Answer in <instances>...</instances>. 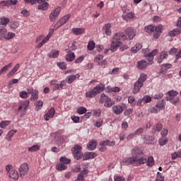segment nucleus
Wrapping results in <instances>:
<instances>
[{
  "instance_id": "obj_1",
  "label": "nucleus",
  "mask_w": 181,
  "mask_h": 181,
  "mask_svg": "<svg viewBox=\"0 0 181 181\" xmlns=\"http://www.w3.org/2000/svg\"><path fill=\"white\" fill-rule=\"evenodd\" d=\"M135 36H136V30L132 27L126 28L124 33H116L112 37L110 50L115 52L122 45V42L128 40V39L132 40Z\"/></svg>"
},
{
  "instance_id": "obj_2",
  "label": "nucleus",
  "mask_w": 181,
  "mask_h": 181,
  "mask_svg": "<svg viewBox=\"0 0 181 181\" xmlns=\"http://www.w3.org/2000/svg\"><path fill=\"white\" fill-rule=\"evenodd\" d=\"M132 153H134V158H135V161H134V165H144V163H146V156L144 154L138 147H135L132 150Z\"/></svg>"
},
{
  "instance_id": "obj_3",
  "label": "nucleus",
  "mask_w": 181,
  "mask_h": 181,
  "mask_svg": "<svg viewBox=\"0 0 181 181\" xmlns=\"http://www.w3.org/2000/svg\"><path fill=\"white\" fill-rule=\"evenodd\" d=\"M146 81V74H141L138 80L134 84L133 94H138L141 91V88L144 87V83Z\"/></svg>"
},
{
  "instance_id": "obj_4",
  "label": "nucleus",
  "mask_w": 181,
  "mask_h": 181,
  "mask_svg": "<svg viewBox=\"0 0 181 181\" xmlns=\"http://www.w3.org/2000/svg\"><path fill=\"white\" fill-rule=\"evenodd\" d=\"M105 88V85L103 83H99L98 86H95L91 90L86 92V97L88 98H93L95 95L103 93Z\"/></svg>"
},
{
  "instance_id": "obj_5",
  "label": "nucleus",
  "mask_w": 181,
  "mask_h": 181,
  "mask_svg": "<svg viewBox=\"0 0 181 181\" xmlns=\"http://www.w3.org/2000/svg\"><path fill=\"white\" fill-rule=\"evenodd\" d=\"M99 103L100 104H104V107L107 108L112 107V105L115 104V103L111 100V98L105 95V93H101Z\"/></svg>"
},
{
  "instance_id": "obj_6",
  "label": "nucleus",
  "mask_w": 181,
  "mask_h": 181,
  "mask_svg": "<svg viewBox=\"0 0 181 181\" xmlns=\"http://www.w3.org/2000/svg\"><path fill=\"white\" fill-rule=\"evenodd\" d=\"M148 52L149 48L142 49V52L145 54V57L148 59L150 64H152V63H153V57L158 54V49H155L149 53Z\"/></svg>"
},
{
  "instance_id": "obj_7",
  "label": "nucleus",
  "mask_w": 181,
  "mask_h": 181,
  "mask_svg": "<svg viewBox=\"0 0 181 181\" xmlns=\"http://www.w3.org/2000/svg\"><path fill=\"white\" fill-rule=\"evenodd\" d=\"M81 146L80 145H75L74 149L72 150V153L74 155V159L78 160L83 158V153H81Z\"/></svg>"
},
{
  "instance_id": "obj_8",
  "label": "nucleus",
  "mask_w": 181,
  "mask_h": 181,
  "mask_svg": "<svg viewBox=\"0 0 181 181\" xmlns=\"http://www.w3.org/2000/svg\"><path fill=\"white\" fill-rule=\"evenodd\" d=\"M61 11H62V8H60V6H57L55 9L52 10L49 16V21L51 22H54L57 18H59V15H60Z\"/></svg>"
},
{
  "instance_id": "obj_9",
  "label": "nucleus",
  "mask_w": 181,
  "mask_h": 181,
  "mask_svg": "<svg viewBox=\"0 0 181 181\" xmlns=\"http://www.w3.org/2000/svg\"><path fill=\"white\" fill-rule=\"evenodd\" d=\"M18 170L20 173V177L23 179L25 175L29 172V165H28V163H23L19 167Z\"/></svg>"
},
{
  "instance_id": "obj_10",
  "label": "nucleus",
  "mask_w": 181,
  "mask_h": 181,
  "mask_svg": "<svg viewBox=\"0 0 181 181\" xmlns=\"http://www.w3.org/2000/svg\"><path fill=\"white\" fill-rule=\"evenodd\" d=\"M30 102L29 100H24L21 103L20 106L18 107V111H21V110H23V111L21 112V117L22 115H26V112H28V107H29Z\"/></svg>"
},
{
  "instance_id": "obj_11",
  "label": "nucleus",
  "mask_w": 181,
  "mask_h": 181,
  "mask_svg": "<svg viewBox=\"0 0 181 181\" xmlns=\"http://www.w3.org/2000/svg\"><path fill=\"white\" fill-rule=\"evenodd\" d=\"M169 57V52L167 50H162L159 52L158 58H157V62L160 64L163 60H166Z\"/></svg>"
},
{
  "instance_id": "obj_12",
  "label": "nucleus",
  "mask_w": 181,
  "mask_h": 181,
  "mask_svg": "<svg viewBox=\"0 0 181 181\" xmlns=\"http://www.w3.org/2000/svg\"><path fill=\"white\" fill-rule=\"evenodd\" d=\"M154 30L153 37L154 39H158L159 36H160V33H162V30H163V25H158L156 26Z\"/></svg>"
},
{
  "instance_id": "obj_13",
  "label": "nucleus",
  "mask_w": 181,
  "mask_h": 181,
  "mask_svg": "<svg viewBox=\"0 0 181 181\" xmlns=\"http://www.w3.org/2000/svg\"><path fill=\"white\" fill-rule=\"evenodd\" d=\"M53 33H54V30L53 29H49V33L48 35L43 39V40L38 45L37 47H42V46L43 45H45V43H46V42H47L49 40V39H50V37H52V36H53Z\"/></svg>"
},
{
  "instance_id": "obj_14",
  "label": "nucleus",
  "mask_w": 181,
  "mask_h": 181,
  "mask_svg": "<svg viewBox=\"0 0 181 181\" xmlns=\"http://www.w3.org/2000/svg\"><path fill=\"white\" fill-rule=\"evenodd\" d=\"M112 111L115 115H121L124 112V109L121 105H117L112 107Z\"/></svg>"
},
{
  "instance_id": "obj_15",
  "label": "nucleus",
  "mask_w": 181,
  "mask_h": 181,
  "mask_svg": "<svg viewBox=\"0 0 181 181\" xmlns=\"http://www.w3.org/2000/svg\"><path fill=\"white\" fill-rule=\"evenodd\" d=\"M94 158H97V153L94 152H86L83 156V160H88V159H94Z\"/></svg>"
},
{
  "instance_id": "obj_16",
  "label": "nucleus",
  "mask_w": 181,
  "mask_h": 181,
  "mask_svg": "<svg viewBox=\"0 0 181 181\" xmlns=\"http://www.w3.org/2000/svg\"><path fill=\"white\" fill-rule=\"evenodd\" d=\"M54 114H56V110H54V109L52 107L51 109H49L48 112L45 115L44 119H45V121H49L50 118H53V117H54Z\"/></svg>"
},
{
  "instance_id": "obj_17",
  "label": "nucleus",
  "mask_w": 181,
  "mask_h": 181,
  "mask_svg": "<svg viewBox=\"0 0 181 181\" xmlns=\"http://www.w3.org/2000/svg\"><path fill=\"white\" fill-rule=\"evenodd\" d=\"M103 30L107 36H111L112 31H111V23H107L103 27Z\"/></svg>"
},
{
  "instance_id": "obj_18",
  "label": "nucleus",
  "mask_w": 181,
  "mask_h": 181,
  "mask_svg": "<svg viewBox=\"0 0 181 181\" xmlns=\"http://www.w3.org/2000/svg\"><path fill=\"white\" fill-rule=\"evenodd\" d=\"M135 160L134 156L129 158H124L123 159V163H124V165H135Z\"/></svg>"
},
{
  "instance_id": "obj_19",
  "label": "nucleus",
  "mask_w": 181,
  "mask_h": 181,
  "mask_svg": "<svg viewBox=\"0 0 181 181\" xmlns=\"http://www.w3.org/2000/svg\"><path fill=\"white\" fill-rule=\"evenodd\" d=\"M148 66V62L145 60L139 61L137 62V68L139 70H144Z\"/></svg>"
},
{
  "instance_id": "obj_20",
  "label": "nucleus",
  "mask_w": 181,
  "mask_h": 181,
  "mask_svg": "<svg viewBox=\"0 0 181 181\" xmlns=\"http://www.w3.org/2000/svg\"><path fill=\"white\" fill-rule=\"evenodd\" d=\"M115 141L105 140L100 142V146H114Z\"/></svg>"
},
{
  "instance_id": "obj_21",
  "label": "nucleus",
  "mask_w": 181,
  "mask_h": 181,
  "mask_svg": "<svg viewBox=\"0 0 181 181\" xmlns=\"http://www.w3.org/2000/svg\"><path fill=\"white\" fill-rule=\"evenodd\" d=\"M76 78H80V74H76V75H69L66 77V80L68 84H71V83H73Z\"/></svg>"
},
{
  "instance_id": "obj_22",
  "label": "nucleus",
  "mask_w": 181,
  "mask_h": 181,
  "mask_svg": "<svg viewBox=\"0 0 181 181\" xmlns=\"http://www.w3.org/2000/svg\"><path fill=\"white\" fill-rule=\"evenodd\" d=\"M70 18H71V14H67V15L64 16V17H62L58 23H59V26H63V25H64V23H67V22L69 21V19H70Z\"/></svg>"
},
{
  "instance_id": "obj_23",
  "label": "nucleus",
  "mask_w": 181,
  "mask_h": 181,
  "mask_svg": "<svg viewBox=\"0 0 181 181\" xmlns=\"http://www.w3.org/2000/svg\"><path fill=\"white\" fill-rule=\"evenodd\" d=\"M9 177L13 180H18L19 179V174L16 170H11L9 173Z\"/></svg>"
},
{
  "instance_id": "obj_24",
  "label": "nucleus",
  "mask_w": 181,
  "mask_h": 181,
  "mask_svg": "<svg viewBox=\"0 0 181 181\" xmlns=\"http://www.w3.org/2000/svg\"><path fill=\"white\" fill-rule=\"evenodd\" d=\"M60 54V51L59 50H52L48 54V57H51L52 59H57L59 57V55Z\"/></svg>"
},
{
  "instance_id": "obj_25",
  "label": "nucleus",
  "mask_w": 181,
  "mask_h": 181,
  "mask_svg": "<svg viewBox=\"0 0 181 181\" xmlns=\"http://www.w3.org/2000/svg\"><path fill=\"white\" fill-rule=\"evenodd\" d=\"M87 148L88 151H94V149L97 148V141H95V140H91L88 142Z\"/></svg>"
},
{
  "instance_id": "obj_26",
  "label": "nucleus",
  "mask_w": 181,
  "mask_h": 181,
  "mask_svg": "<svg viewBox=\"0 0 181 181\" xmlns=\"http://www.w3.org/2000/svg\"><path fill=\"white\" fill-rule=\"evenodd\" d=\"M84 32H86V29H84V28L72 29V33H74V35H76L77 36L83 35Z\"/></svg>"
},
{
  "instance_id": "obj_27",
  "label": "nucleus",
  "mask_w": 181,
  "mask_h": 181,
  "mask_svg": "<svg viewBox=\"0 0 181 181\" xmlns=\"http://www.w3.org/2000/svg\"><path fill=\"white\" fill-rule=\"evenodd\" d=\"M180 28H175L169 33V36H170L171 37H175V36H177V35H180Z\"/></svg>"
},
{
  "instance_id": "obj_28",
  "label": "nucleus",
  "mask_w": 181,
  "mask_h": 181,
  "mask_svg": "<svg viewBox=\"0 0 181 181\" xmlns=\"http://www.w3.org/2000/svg\"><path fill=\"white\" fill-rule=\"evenodd\" d=\"M19 67H21V65L19 64H16L14 69L7 74V77L11 78V77H12V76H13V74H15V73L19 70Z\"/></svg>"
},
{
  "instance_id": "obj_29",
  "label": "nucleus",
  "mask_w": 181,
  "mask_h": 181,
  "mask_svg": "<svg viewBox=\"0 0 181 181\" xmlns=\"http://www.w3.org/2000/svg\"><path fill=\"white\" fill-rule=\"evenodd\" d=\"M124 21H128L129 19H134L135 18V13L134 12H129L122 16Z\"/></svg>"
},
{
  "instance_id": "obj_30",
  "label": "nucleus",
  "mask_w": 181,
  "mask_h": 181,
  "mask_svg": "<svg viewBox=\"0 0 181 181\" xmlns=\"http://www.w3.org/2000/svg\"><path fill=\"white\" fill-rule=\"evenodd\" d=\"M108 93H119L121 91V88L119 87H111V86H107V88Z\"/></svg>"
},
{
  "instance_id": "obj_31",
  "label": "nucleus",
  "mask_w": 181,
  "mask_h": 181,
  "mask_svg": "<svg viewBox=\"0 0 181 181\" xmlns=\"http://www.w3.org/2000/svg\"><path fill=\"white\" fill-rule=\"evenodd\" d=\"M10 21L11 20L8 18L4 16L0 18V25H2L3 26H6Z\"/></svg>"
},
{
  "instance_id": "obj_32",
  "label": "nucleus",
  "mask_w": 181,
  "mask_h": 181,
  "mask_svg": "<svg viewBox=\"0 0 181 181\" xmlns=\"http://www.w3.org/2000/svg\"><path fill=\"white\" fill-rule=\"evenodd\" d=\"M76 59V55L74 52H69L66 55V62H73Z\"/></svg>"
},
{
  "instance_id": "obj_33",
  "label": "nucleus",
  "mask_w": 181,
  "mask_h": 181,
  "mask_svg": "<svg viewBox=\"0 0 181 181\" xmlns=\"http://www.w3.org/2000/svg\"><path fill=\"white\" fill-rule=\"evenodd\" d=\"M141 49H142V45H141V43H137L135 46L132 47V53H136L137 52H139Z\"/></svg>"
},
{
  "instance_id": "obj_34",
  "label": "nucleus",
  "mask_w": 181,
  "mask_h": 181,
  "mask_svg": "<svg viewBox=\"0 0 181 181\" xmlns=\"http://www.w3.org/2000/svg\"><path fill=\"white\" fill-rule=\"evenodd\" d=\"M144 30L146 32V33H153V32H155V25H147L145 27Z\"/></svg>"
},
{
  "instance_id": "obj_35",
  "label": "nucleus",
  "mask_w": 181,
  "mask_h": 181,
  "mask_svg": "<svg viewBox=\"0 0 181 181\" xmlns=\"http://www.w3.org/2000/svg\"><path fill=\"white\" fill-rule=\"evenodd\" d=\"M147 166H149L150 168L153 166L155 165V161L153 160V157H146V162Z\"/></svg>"
},
{
  "instance_id": "obj_36",
  "label": "nucleus",
  "mask_w": 181,
  "mask_h": 181,
  "mask_svg": "<svg viewBox=\"0 0 181 181\" xmlns=\"http://www.w3.org/2000/svg\"><path fill=\"white\" fill-rule=\"evenodd\" d=\"M38 9L40 11H47L49 9V3L44 2L42 4L38 6Z\"/></svg>"
},
{
  "instance_id": "obj_37",
  "label": "nucleus",
  "mask_w": 181,
  "mask_h": 181,
  "mask_svg": "<svg viewBox=\"0 0 181 181\" xmlns=\"http://www.w3.org/2000/svg\"><path fill=\"white\" fill-rule=\"evenodd\" d=\"M8 125H11V121L9 120H4L0 122V128L1 129H5Z\"/></svg>"
},
{
  "instance_id": "obj_38",
  "label": "nucleus",
  "mask_w": 181,
  "mask_h": 181,
  "mask_svg": "<svg viewBox=\"0 0 181 181\" xmlns=\"http://www.w3.org/2000/svg\"><path fill=\"white\" fill-rule=\"evenodd\" d=\"M39 98V90H35L33 93H31L30 100L36 101Z\"/></svg>"
},
{
  "instance_id": "obj_39",
  "label": "nucleus",
  "mask_w": 181,
  "mask_h": 181,
  "mask_svg": "<svg viewBox=\"0 0 181 181\" xmlns=\"http://www.w3.org/2000/svg\"><path fill=\"white\" fill-rule=\"evenodd\" d=\"M40 149V146L35 144L28 148V152H37Z\"/></svg>"
},
{
  "instance_id": "obj_40",
  "label": "nucleus",
  "mask_w": 181,
  "mask_h": 181,
  "mask_svg": "<svg viewBox=\"0 0 181 181\" xmlns=\"http://www.w3.org/2000/svg\"><path fill=\"white\" fill-rule=\"evenodd\" d=\"M8 30L6 28H0V40L5 39Z\"/></svg>"
},
{
  "instance_id": "obj_41",
  "label": "nucleus",
  "mask_w": 181,
  "mask_h": 181,
  "mask_svg": "<svg viewBox=\"0 0 181 181\" xmlns=\"http://www.w3.org/2000/svg\"><path fill=\"white\" fill-rule=\"evenodd\" d=\"M27 4H30V5H35V4H42L45 2V0H25Z\"/></svg>"
},
{
  "instance_id": "obj_42",
  "label": "nucleus",
  "mask_w": 181,
  "mask_h": 181,
  "mask_svg": "<svg viewBox=\"0 0 181 181\" xmlns=\"http://www.w3.org/2000/svg\"><path fill=\"white\" fill-rule=\"evenodd\" d=\"M66 84V81H62L60 83H57L54 87V90H62L64 86Z\"/></svg>"
},
{
  "instance_id": "obj_43",
  "label": "nucleus",
  "mask_w": 181,
  "mask_h": 181,
  "mask_svg": "<svg viewBox=\"0 0 181 181\" xmlns=\"http://www.w3.org/2000/svg\"><path fill=\"white\" fill-rule=\"evenodd\" d=\"M13 37H15V33L12 32H7L4 39L6 40H11V39H13Z\"/></svg>"
},
{
  "instance_id": "obj_44",
  "label": "nucleus",
  "mask_w": 181,
  "mask_h": 181,
  "mask_svg": "<svg viewBox=\"0 0 181 181\" xmlns=\"http://www.w3.org/2000/svg\"><path fill=\"white\" fill-rule=\"evenodd\" d=\"M42 107H43V101L38 100L35 103V110L36 111H39L42 110Z\"/></svg>"
},
{
  "instance_id": "obj_45",
  "label": "nucleus",
  "mask_w": 181,
  "mask_h": 181,
  "mask_svg": "<svg viewBox=\"0 0 181 181\" xmlns=\"http://www.w3.org/2000/svg\"><path fill=\"white\" fill-rule=\"evenodd\" d=\"M144 139L145 144H152V142H153V137L151 136H145Z\"/></svg>"
},
{
  "instance_id": "obj_46",
  "label": "nucleus",
  "mask_w": 181,
  "mask_h": 181,
  "mask_svg": "<svg viewBox=\"0 0 181 181\" xmlns=\"http://www.w3.org/2000/svg\"><path fill=\"white\" fill-rule=\"evenodd\" d=\"M143 104H148L152 101V98L149 95H145L142 98Z\"/></svg>"
},
{
  "instance_id": "obj_47",
  "label": "nucleus",
  "mask_w": 181,
  "mask_h": 181,
  "mask_svg": "<svg viewBox=\"0 0 181 181\" xmlns=\"http://www.w3.org/2000/svg\"><path fill=\"white\" fill-rule=\"evenodd\" d=\"M95 48V42H94V41H89L87 46L88 50H94Z\"/></svg>"
},
{
  "instance_id": "obj_48",
  "label": "nucleus",
  "mask_w": 181,
  "mask_h": 181,
  "mask_svg": "<svg viewBox=\"0 0 181 181\" xmlns=\"http://www.w3.org/2000/svg\"><path fill=\"white\" fill-rule=\"evenodd\" d=\"M76 112L80 115H83V114H86L87 112V109L83 107H81L77 109Z\"/></svg>"
},
{
  "instance_id": "obj_49",
  "label": "nucleus",
  "mask_w": 181,
  "mask_h": 181,
  "mask_svg": "<svg viewBox=\"0 0 181 181\" xmlns=\"http://www.w3.org/2000/svg\"><path fill=\"white\" fill-rule=\"evenodd\" d=\"M167 94H168V95H170V97H173V98H175V97H177V95H179V92L174 90H169Z\"/></svg>"
},
{
  "instance_id": "obj_50",
  "label": "nucleus",
  "mask_w": 181,
  "mask_h": 181,
  "mask_svg": "<svg viewBox=\"0 0 181 181\" xmlns=\"http://www.w3.org/2000/svg\"><path fill=\"white\" fill-rule=\"evenodd\" d=\"M156 106H157L159 110H165V103H163V100L158 102Z\"/></svg>"
},
{
  "instance_id": "obj_51",
  "label": "nucleus",
  "mask_w": 181,
  "mask_h": 181,
  "mask_svg": "<svg viewBox=\"0 0 181 181\" xmlns=\"http://www.w3.org/2000/svg\"><path fill=\"white\" fill-rule=\"evenodd\" d=\"M60 162H61V163H63L64 165H69V163H70V162H71V160H70L69 158H66V157H62L60 158Z\"/></svg>"
},
{
  "instance_id": "obj_52",
  "label": "nucleus",
  "mask_w": 181,
  "mask_h": 181,
  "mask_svg": "<svg viewBox=\"0 0 181 181\" xmlns=\"http://www.w3.org/2000/svg\"><path fill=\"white\" fill-rule=\"evenodd\" d=\"M57 170H66V169H67V165L61 163V164L57 165Z\"/></svg>"
},
{
  "instance_id": "obj_53",
  "label": "nucleus",
  "mask_w": 181,
  "mask_h": 181,
  "mask_svg": "<svg viewBox=\"0 0 181 181\" xmlns=\"http://www.w3.org/2000/svg\"><path fill=\"white\" fill-rule=\"evenodd\" d=\"M19 97H21V98H23V100H26V98H28L29 95H28V92L23 90L20 92Z\"/></svg>"
},
{
  "instance_id": "obj_54",
  "label": "nucleus",
  "mask_w": 181,
  "mask_h": 181,
  "mask_svg": "<svg viewBox=\"0 0 181 181\" xmlns=\"http://www.w3.org/2000/svg\"><path fill=\"white\" fill-rule=\"evenodd\" d=\"M16 132H18V130H13V129L10 130L7 134V138H9L11 139V138H12L13 135L16 134Z\"/></svg>"
},
{
  "instance_id": "obj_55",
  "label": "nucleus",
  "mask_w": 181,
  "mask_h": 181,
  "mask_svg": "<svg viewBox=\"0 0 181 181\" xmlns=\"http://www.w3.org/2000/svg\"><path fill=\"white\" fill-rule=\"evenodd\" d=\"M177 53V49L173 47L168 52V55L175 56Z\"/></svg>"
},
{
  "instance_id": "obj_56",
  "label": "nucleus",
  "mask_w": 181,
  "mask_h": 181,
  "mask_svg": "<svg viewBox=\"0 0 181 181\" xmlns=\"http://www.w3.org/2000/svg\"><path fill=\"white\" fill-rule=\"evenodd\" d=\"M158 144L160 146H163L164 145H166L168 144V139H160L158 140Z\"/></svg>"
},
{
  "instance_id": "obj_57",
  "label": "nucleus",
  "mask_w": 181,
  "mask_h": 181,
  "mask_svg": "<svg viewBox=\"0 0 181 181\" xmlns=\"http://www.w3.org/2000/svg\"><path fill=\"white\" fill-rule=\"evenodd\" d=\"M169 69H172V64H163L162 65L161 70H168Z\"/></svg>"
},
{
  "instance_id": "obj_58",
  "label": "nucleus",
  "mask_w": 181,
  "mask_h": 181,
  "mask_svg": "<svg viewBox=\"0 0 181 181\" xmlns=\"http://www.w3.org/2000/svg\"><path fill=\"white\" fill-rule=\"evenodd\" d=\"M160 98H163V93H157L153 95L154 100H160Z\"/></svg>"
},
{
  "instance_id": "obj_59",
  "label": "nucleus",
  "mask_w": 181,
  "mask_h": 181,
  "mask_svg": "<svg viewBox=\"0 0 181 181\" xmlns=\"http://www.w3.org/2000/svg\"><path fill=\"white\" fill-rule=\"evenodd\" d=\"M10 28L11 29H18V28H19V23H18V22H13L11 24Z\"/></svg>"
},
{
  "instance_id": "obj_60",
  "label": "nucleus",
  "mask_w": 181,
  "mask_h": 181,
  "mask_svg": "<svg viewBox=\"0 0 181 181\" xmlns=\"http://www.w3.org/2000/svg\"><path fill=\"white\" fill-rule=\"evenodd\" d=\"M133 111L134 110L132 109H128L126 111H124V115L125 117H129L132 114Z\"/></svg>"
},
{
  "instance_id": "obj_61",
  "label": "nucleus",
  "mask_w": 181,
  "mask_h": 181,
  "mask_svg": "<svg viewBox=\"0 0 181 181\" xmlns=\"http://www.w3.org/2000/svg\"><path fill=\"white\" fill-rule=\"evenodd\" d=\"M157 175H159L156 179L155 181H165V177L160 175V173L158 172Z\"/></svg>"
},
{
  "instance_id": "obj_62",
  "label": "nucleus",
  "mask_w": 181,
  "mask_h": 181,
  "mask_svg": "<svg viewBox=\"0 0 181 181\" xmlns=\"http://www.w3.org/2000/svg\"><path fill=\"white\" fill-rule=\"evenodd\" d=\"M83 60H84V56H81V57H78V58L75 60L74 63H75L76 64H78V63H81V62H83Z\"/></svg>"
},
{
  "instance_id": "obj_63",
  "label": "nucleus",
  "mask_w": 181,
  "mask_h": 181,
  "mask_svg": "<svg viewBox=\"0 0 181 181\" xmlns=\"http://www.w3.org/2000/svg\"><path fill=\"white\" fill-rule=\"evenodd\" d=\"M0 6H9V1H2L0 2Z\"/></svg>"
},
{
  "instance_id": "obj_64",
  "label": "nucleus",
  "mask_w": 181,
  "mask_h": 181,
  "mask_svg": "<svg viewBox=\"0 0 181 181\" xmlns=\"http://www.w3.org/2000/svg\"><path fill=\"white\" fill-rule=\"evenodd\" d=\"M115 181H125V178L121 176L115 175Z\"/></svg>"
}]
</instances>
